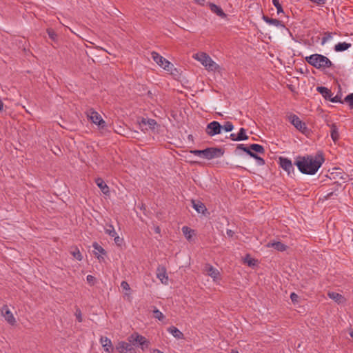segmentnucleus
Masks as SVG:
<instances>
[{"label": "nucleus", "instance_id": "1", "mask_svg": "<svg viewBox=\"0 0 353 353\" xmlns=\"http://www.w3.org/2000/svg\"><path fill=\"white\" fill-rule=\"evenodd\" d=\"M324 161L325 158L323 153L319 152L315 157L312 155L299 156L294 162V165L297 166L301 173L313 175L318 171Z\"/></svg>", "mask_w": 353, "mask_h": 353}, {"label": "nucleus", "instance_id": "2", "mask_svg": "<svg viewBox=\"0 0 353 353\" xmlns=\"http://www.w3.org/2000/svg\"><path fill=\"white\" fill-rule=\"evenodd\" d=\"M305 61L310 65L319 70H325L334 67V64L327 57L319 54H314L307 57Z\"/></svg>", "mask_w": 353, "mask_h": 353}, {"label": "nucleus", "instance_id": "3", "mask_svg": "<svg viewBox=\"0 0 353 353\" xmlns=\"http://www.w3.org/2000/svg\"><path fill=\"white\" fill-rule=\"evenodd\" d=\"M193 58L199 61L208 71H215L219 68V65L205 52H198L193 55Z\"/></svg>", "mask_w": 353, "mask_h": 353}, {"label": "nucleus", "instance_id": "4", "mask_svg": "<svg viewBox=\"0 0 353 353\" xmlns=\"http://www.w3.org/2000/svg\"><path fill=\"white\" fill-rule=\"evenodd\" d=\"M128 341L132 343V346H140L142 350H145L148 348L150 343L149 341L144 336L137 332L128 336Z\"/></svg>", "mask_w": 353, "mask_h": 353}, {"label": "nucleus", "instance_id": "5", "mask_svg": "<svg viewBox=\"0 0 353 353\" xmlns=\"http://www.w3.org/2000/svg\"><path fill=\"white\" fill-rule=\"evenodd\" d=\"M151 56L152 59L161 68L167 71H172L173 68V64H172L170 61L166 60L164 57L161 56L159 53L156 52H152L151 53Z\"/></svg>", "mask_w": 353, "mask_h": 353}, {"label": "nucleus", "instance_id": "6", "mask_svg": "<svg viewBox=\"0 0 353 353\" xmlns=\"http://www.w3.org/2000/svg\"><path fill=\"white\" fill-rule=\"evenodd\" d=\"M289 121L300 132L305 133L308 129L305 122L302 121L299 117L295 114H291L288 117Z\"/></svg>", "mask_w": 353, "mask_h": 353}, {"label": "nucleus", "instance_id": "7", "mask_svg": "<svg viewBox=\"0 0 353 353\" xmlns=\"http://www.w3.org/2000/svg\"><path fill=\"white\" fill-rule=\"evenodd\" d=\"M88 119L94 123L97 124L99 126L103 128L105 122L101 118V115L96 112L93 108L89 109L86 112Z\"/></svg>", "mask_w": 353, "mask_h": 353}, {"label": "nucleus", "instance_id": "8", "mask_svg": "<svg viewBox=\"0 0 353 353\" xmlns=\"http://www.w3.org/2000/svg\"><path fill=\"white\" fill-rule=\"evenodd\" d=\"M224 152V150L220 148H207L205 149L204 158L208 160L219 158L222 157Z\"/></svg>", "mask_w": 353, "mask_h": 353}, {"label": "nucleus", "instance_id": "9", "mask_svg": "<svg viewBox=\"0 0 353 353\" xmlns=\"http://www.w3.org/2000/svg\"><path fill=\"white\" fill-rule=\"evenodd\" d=\"M222 128L223 127L219 122L214 121L207 125L205 132L208 136L212 137L220 134Z\"/></svg>", "mask_w": 353, "mask_h": 353}, {"label": "nucleus", "instance_id": "10", "mask_svg": "<svg viewBox=\"0 0 353 353\" xmlns=\"http://www.w3.org/2000/svg\"><path fill=\"white\" fill-rule=\"evenodd\" d=\"M116 350L120 353H136L131 343L120 341L116 345Z\"/></svg>", "mask_w": 353, "mask_h": 353}, {"label": "nucleus", "instance_id": "11", "mask_svg": "<svg viewBox=\"0 0 353 353\" xmlns=\"http://www.w3.org/2000/svg\"><path fill=\"white\" fill-rule=\"evenodd\" d=\"M279 164L280 166L288 172V175L294 173V168L292 163V161L288 158L280 157Z\"/></svg>", "mask_w": 353, "mask_h": 353}, {"label": "nucleus", "instance_id": "12", "mask_svg": "<svg viewBox=\"0 0 353 353\" xmlns=\"http://www.w3.org/2000/svg\"><path fill=\"white\" fill-rule=\"evenodd\" d=\"M1 315L5 318L6 321L11 325H14L16 323L15 318L12 313L9 310L7 305H4L1 308Z\"/></svg>", "mask_w": 353, "mask_h": 353}, {"label": "nucleus", "instance_id": "13", "mask_svg": "<svg viewBox=\"0 0 353 353\" xmlns=\"http://www.w3.org/2000/svg\"><path fill=\"white\" fill-rule=\"evenodd\" d=\"M157 278L161 281L162 283L167 284L168 276L166 273V268L164 266L159 265L157 270Z\"/></svg>", "mask_w": 353, "mask_h": 353}, {"label": "nucleus", "instance_id": "14", "mask_svg": "<svg viewBox=\"0 0 353 353\" xmlns=\"http://www.w3.org/2000/svg\"><path fill=\"white\" fill-rule=\"evenodd\" d=\"M100 342L105 352H113L114 348L110 339L105 336H101L100 339Z\"/></svg>", "mask_w": 353, "mask_h": 353}, {"label": "nucleus", "instance_id": "15", "mask_svg": "<svg viewBox=\"0 0 353 353\" xmlns=\"http://www.w3.org/2000/svg\"><path fill=\"white\" fill-rule=\"evenodd\" d=\"M327 296L338 304L344 303L346 301V299L342 294L335 292H328Z\"/></svg>", "mask_w": 353, "mask_h": 353}, {"label": "nucleus", "instance_id": "16", "mask_svg": "<svg viewBox=\"0 0 353 353\" xmlns=\"http://www.w3.org/2000/svg\"><path fill=\"white\" fill-rule=\"evenodd\" d=\"M209 7L210 10L215 13L217 16L221 18H225L227 17V14L223 12V9L220 6H218L213 3H210Z\"/></svg>", "mask_w": 353, "mask_h": 353}, {"label": "nucleus", "instance_id": "17", "mask_svg": "<svg viewBox=\"0 0 353 353\" xmlns=\"http://www.w3.org/2000/svg\"><path fill=\"white\" fill-rule=\"evenodd\" d=\"M205 272L214 279H217L219 276V272L210 264H205Z\"/></svg>", "mask_w": 353, "mask_h": 353}, {"label": "nucleus", "instance_id": "18", "mask_svg": "<svg viewBox=\"0 0 353 353\" xmlns=\"http://www.w3.org/2000/svg\"><path fill=\"white\" fill-rule=\"evenodd\" d=\"M95 183L104 194L108 195L109 194V187L106 185V183L101 178H97L95 179Z\"/></svg>", "mask_w": 353, "mask_h": 353}, {"label": "nucleus", "instance_id": "19", "mask_svg": "<svg viewBox=\"0 0 353 353\" xmlns=\"http://www.w3.org/2000/svg\"><path fill=\"white\" fill-rule=\"evenodd\" d=\"M262 19L268 23L276 26V27H285L283 22L276 19L270 18L266 15H263Z\"/></svg>", "mask_w": 353, "mask_h": 353}, {"label": "nucleus", "instance_id": "20", "mask_svg": "<svg viewBox=\"0 0 353 353\" xmlns=\"http://www.w3.org/2000/svg\"><path fill=\"white\" fill-rule=\"evenodd\" d=\"M316 90L325 98L326 100H329L333 95L332 92L330 89L323 86H318Z\"/></svg>", "mask_w": 353, "mask_h": 353}, {"label": "nucleus", "instance_id": "21", "mask_svg": "<svg viewBox=\"0 0 353 353\" xmlns=\"http://www.w3.org/2000/svg\"><path fill=\"white\" fill-rule=\"evenodd\" d=\"M168 331L177 339H182L184 338V334L177 327L174 326H170V327H168Z\"/></svg>", "mask_w": 353, "mask_h": 353}, {"label": "nucleus", "instance_id": "22", "mask_svg": "<svg viewBox=\"0 0 353 353\" xmlns=\"http://www.w3.org/2000/svg\"><path fill=\"white\" fill-rule=\"evenodd\" d=\"M193 208L199 212V213H204L205 211L207 210L205 205L201 201H195L194 200L192 201Z\"/></svg>", "mask_w": 353, "mask_h": 353}, {"label": "nucleus", "instance_id": "23", "mask_svg": "<svg viewBox=\"0 0 353 353\" xmlns=\"http://www.w3.org/2000/svg\"><path fill=\"white\" fill-rule=\"evenodd\" d=\"M331 130H330V135L334 142H336L339 138V134L338 132L337 126L335 123H332L330 125Z\"/></svg>", "mask_w": 353, "mask_h": 353}, {"label": "nucleus", "instance_id": "24", "mask_svg": "<svg viewBox=\"0 0 353 353\" xmlns=\"http://www.w3.org/2000/svg\"><path fill=\"white\" fill-rule=\"evenodd\" d=\"M351 43L346 42L339 43L334 46V50L336 52H342L347 50L351 47Z\"/></svg>", "mask_w": 353, "mask_h": 353}, {"label": "nucleus", "instance_id": "25", "mask_svg": "<svg viewBox=\"0 0 353 353\" xmlns=\"http://www.w3.org/2000/svg\"><path fill=\"white\" fill-rule=\"evenodd\" d=\"M70 252L73 256V257L78 261H81L83 259L82 254L77 247H72L70 248Z\"/></svg>", "mask_w": 353, "mask_h": 353}, {"label": "nucleus", "instance_id": "26", "mask_svg": "<svg viewBox=\"0 0 353 353\" xmlns=\"http://www.w3.org/2000/svg\"><path fill=\"white\" fill-rule=\"evenodd\" d=\"M250 148H251L252 152H255L256 153L262 154H265L264 148L259 144H256V143L251 144V145H250Z\"/></svg>", "mask_w": 353, "mask_h": 353}, {"label": "nucleus", "instance_id": "27", "mask_svg": "<svg viewBox=\"0 0 353 353\" xmlns=\"http://www.w3.org/2000/svg\"><path fill=\"white\" fill-rule=\"evenodd\" d=\"M271 246L274 248L275 250L281 252L286 250L287 248V245H285V244L282 243L280 241L272 243L271 244Z\"/></svg>", "mask_w": 353, "mask_h": 353}, {"label": "nucleus", "instance_id": "28", "mask_svg": "<svg viewBox=\"0 0 353 353\" xmlns=\"http://www.w3.org/2000/svg\"><path fill=\"white\" fill-rule=\"evenodd\" d=\"M141 123L144 125H148L151 129H154V126L157 125V121L152 119H145L143 118Z\"/></svg>", "mask_w": 353, "mask_h": 353}, {"label": "nucleus", "instance_id": "29", "mask_svg": "<svg viewBox=\"0 0 353 353\" xmlns=\"http://www.w3.org/2000/svg\"><path fill=\"white\" fill-rule=\"evenodd\" d=\"M235 139H237V141L247 140L248 139V137L245 134V130L243 128H240L236 138Z\"/></svg>", "mask_w": 353, "mask_h": 353}, {"label": "nucleus", "instance_id": "30", "mask_svg": "<svg viewBox=\"0 0 353 353\" xmlns=\"http://www.w3.org/2000/svg\"><path fill=\"white\" fill-rule=\"evenodd\" d=\"M182 232L184 234V236H185V238L188 239V240H190L191 238H192V234L191 233H193L194 232V230H192V229H190V228H188V226H183L182 228Z\"/></svg>", "mask_w": 353, "mask_h": 353}, {"label": "nucleus", "instance_id": "31", "mask_svg": "<svg viewBox=\"0 0 353 353\" xmlns=\"http://www.w3.org/2000/svg\"><path fill=\"white\" fill-rule=\"evenodd\" d=\"M105 232L106 234H108L109 236L113 237L117 235V232H115V230L112 225H108V227L105 229Z\"/></svg>", "mask_w": 353, "mask_h": 353}, {"label": "nucleus", "instance_id": "32", "mask_svg": "<svg viewBox=\"0 0 353 353\" xmlns=\"http://www.w3.org/2000/svg\"><path fill=\"white\" fill-rule=\"evenodd\" d=\"M344 101L348 104L350 109H353V93L347 95L344 99Z\"/></svg>", "mask_w": 353, "mask_h": 353}, {"label": "nucleus", "instance_id": "33", "mask_svg": "<svg viewBox=\"0 0 353 353\" xmlns=\"http://www.w3.org/2000/svg\"><path fill=\"white\" fill-rule=\"evenodd\" d=\"M47 33L49 36V37L54 41H55L57 39V34L54 32V30L52 28L47 29Z\"/></svg>", "mask_w": 353, "mask_h": 353}, {"label": "nucleus", "instance_id": "34", "mask_svg": "<svg viewBox=\"0 0 353 353\" xmlns=\"http://www.w3.org/2000/svg\"><path fill=\"white\" fill-rule=\"evenodd\" d=\"M332 37V33L330 32H325L323 34V37L321 39V43L323 45L328 40H330Z\"/></svg>", "mask_w": 353, "mask_h": 353}, {"label": "nucleus", "instance_id": "35", "mask_svg": "<svg viewBox=\"0 0 353 353\" xmlns=\"http://www.w3.org/2000/svg\"><path fill=\"white\" fill-rule=\"evenodd\" d=\"M272 3H273L274 6L276 7V8L277 10V14H279L280 13H283V10L282 6L279 3V0H272Z\"/></svg>", "mask_w": 353, "mask_h": 353}, {"label": "nucleus", "instance_id": "36", "mask_svg": "<svg viewBox=\"0 0 353 353\" xmlns=\"http://www.w3.org/2000/svg\"><path fill=\"white\" fill-rule=\"evenodd\" d=\"M222 127L226 132H231L234 129V125L230 121H226Z\"/></svg>", "mask_w": 353, "mask_h": 353}, {"label": "nucleus", "instance_id": "37", "mask_svg": "<svg viewBox=\"0 0 353 353\" xmlns=\"http://www.w3.org/2000/svg\"><path fill=\"white\" fill-rule=\"evenodd\" d=\"M92 247L94 248V249L95 250L98 251L101 254H106L105 250L100 245H99L97 242L93 243Z\"/></svg>", "mask_w": 353, "mask_h": 353}, {"label": "nucleus", "instance_id": "38", "mask_svg": "<svg viewBox=\"0 0 353 353\" xmlns=\"http://www.w3.org/2000/svg\"><path fill=\"white\" fill-rule=\"evenodd\" d=\"M330 101L332 102H334V103L339 102L341 103H343L345 102L344 100L343 101L341 100V95H339V94H336L334 97L332 96V97L330 99Z\"/></svg>", "mask_w": 353, "mask_h": 353}, {"label": "nucleus", "instance_id": "39", "mask_svg": "<svg viewBox=\"0 0 353 353\" xmlns=\"http://www.w3.org/2000/svg\"><path fill=\"white\" fill-rule=\"evenodd\" d=\"M190 152L194 154V155L203 157V158H204V156H205V149L204 150H191Z\"/></svg>", "mask_w": 353, "mask_h": 353}, {"label": "nucleus", "instance_id": "40", "mask_svg": "<svg viewBox=\"0 0 353 353\" xmlns=\"http://www.w3.org/2000/svg\"><path fill=\"white\" fill-rule=\"evenodd\" d=\"M154 316L160 321L163 320L165 318L164 315L159 310H154Z\"/></svg>", "mask_w": 353, "mask_h": 353}, {"label": "nucleus", "instance_id": "41", "mask_svg": "<svg viewBox=\"0 0 353 353\" xmlns=\"http://www.w3.org/2000/svg\"><path fill=\"white\" fill-rule=\"evenodd\" d=\"M86 280L90 285H94L95 283L96 279L92 275H88L86 277Z\"/></svg>", "mask_w": 353, "mask_h": 353}, {"label": "nucleus", "instance_id": "42", "mask_svg": "<svg viewBox=\"0 0 353 353\" xmlns=\"http://www.w3.org/2000/svg\"><path fill=\"white\" fill-rule=\"evenodd\" d=\"M75 316L79 322H82V321H83L82 314H81V311L80 310V309L76 310Z\"/></svg>", "mask_w": 353, "mask_h": 353}, {"label": "nucleus", "instance_id": "43", "mask_svg": "<svg viewBox=\"0 0 353 353\" xmlns=\"http://www.w3.org/2000/svg\"><path fill=\"white\" fill-rule=\"evenodd\" d=\"M114 237V242L118 246H121L123 242V239L122 238H120L119 236H115Z\"/></svg>", "mask_w": 353, "mask_h": 353}, {"label": "nucleus", "instance_id": "44", "mask_svg": "<svg viewBox=\"0 0 353 353\" xmlns=\"http://www.w3.org/2000/svg\"><path fill=\"white\" fill-rule=\"evenodd\" d=\"M121 287L124 290H126V291H130V285H129V284L128 283L127 281H122L121 283Z\"/></svg>", "mask_w": 353, "mask_h": 353}, {"label": "nucleus", "instance_id": "45", "mask_svg": "<svg viewBox=\"0 0 353 353\" xmlns=\"http://www.w3.org/2000/svg\"><path fill=\"white\" fill-rule=\"evenodd\" d=\"M290 299L293 303H295L298 301L299 296L296 293L292 292L290 294Z\"/></svg>", "mask_w": 353, "mask_h": 353}, {"label": "nucleus", "instance_id": "46", "mask_svg": "<svg viewBox=\"0 0 353 353\" xmlns=\"http://www.w3.org/2000/svg\"><path fill=\"white\" fill-rule=\"evenodd\" d=\"M256 160L257 161L258 165H263L265 163V160L259 156H258V157L256 159Z\"/></svg>", "mask_w": 353, "mask_h": 353}, {"label": "nucleus", "instance_id": "47", "mask_svg": "<svg viewBox=\"0 0 353 353\" xmlns=\"http://www.w3.org/2000/svg\"><path fill=\"white\" fill-rule=\"evenodd\" d=\"M326 0H313V2L317 5H323L325 3Z\"/></svg>", "mask_w": 353, "mask_h": 353}, {"label": "nucleus", "instance_id": "48", "mask_svg": "<svg viewBox=\"0 0 353 353\" xmlns=\"http://www.w3.org/2000/svg\"><path fill=\"white\" fill-rule=\"evenodd\" d=\"M226 233L230 237H232L234 234V232L230 229L227 230Z\"/></svg>", "mask_w": 353, "mask_h": 353}, {"label": "nucleus", "instance_id": "49", "mask_svg": "<svg viewBox=\"0 0 353 353\" xmlns=\"http://www.w3.org/2000/svg\"><path fill=\"white\" fill-rule=\"evenodd\" d=\"M244 152L247 154L250 155L252 152V150H251V148H250V146H249V147L245 148V150H244Z\"/></svg>", "mask_w": 353, "mask_h": 353}, {"label": "nucleus", "instance_id": "50", "mask_svg": "<svg viewBox=\"0 0 353 353\" xmlns=\"http://www.w3.org/2000/svg\"><path fill=\"white\" fill-rule=\"evenodd\" d=\"M244 152L247 154L250 155L252 152V150H251V148H250V146H249V147L245 148V150H244Z\"/></svg>", "mask_w": 353, "mask_h": 353}, {"label": "nucleus", "instance_id": "51", "mask_svg": "<svg viewBox=\"0 0 353 353\" xmlns=\"http://www.w3.org/2000/svg\"><path fill=\"white\" fill-rule=\"evenodd\" d=\"M244 152L247 154L250 155L252 152V150H251V148H250V146H249V147L245 148V150H244Z\"/></svg>", "mask_w": 353, "mask_h": 353}, {"label": "nucleus", "instance_id": "52", "mask_svg": "<svg viewBox=\"0 0 353 353\" xmlns=\"http://www.w3.org/2000/svg\"><path fill=\"white\" fill-rule=\"evenodd\" d=\"M245 148H246V146H245L243 144H239V145H238L236 148L244 151L245 150Z\"/></svg>", "mask_w": 353, "mask_h": 353}, {"label": "nucleus", "instance_id": "53", "mask_svg": "<svg viewBox=\"0 0 353 353\" xmlns=\"http://www.w3.org/2000/svg\"><path fill=\"white\" fill-rule=\"evenodd\" d=\"M236 136L237 134H230V138L232 140V141H237V139H236L235 138H236Z\"/></svg>", "mask_w": 353, "mask_h": 353}, {"label": "nucleus", "instance_id": "54", "mask_svg": "<svg viewBox=\"0 0 353 353\" xmlns=\"http://www.w3.org/2000/svg\"><path fill=\"white\" fill-rule=\"evenodd\" d=\"M249 156L256 159L259 155L255 152H252Z\"/></svg>", "mask_w": 353, "mask_h": 353}, {"label": "nucleus", "instance_id": "55", "mask_svg": "<svg viewBox=\"0 0 353 353\" xmlns=\"http://www.w3.org/2000/svg\"><path fill=\"white\" fill-rule=\"evenodd\" d=\"M4 104L3 101L0 99V112H2L3 110Z\"/></svg>", "mask_w": 353, "mask_h": 353}, {"label": "nucleus", "instance_id": "56", "mask_svg": "<svg viewBox=\"0 0 353 353\" xmlns=\"http://www.w3.org/2000/svg\"><path fill=\"white\" fill-rule=\"evenodd\" d=\"M252 259H250L249 261H247L248 264L251 266V265H254V263H252Z\"/></svg>", "mask_w": 353, "mask_h": 353}, {"label": "nucleus", "instance_id": "57", "mask_svg": "<svg viewBox=\"0 0 353 353\" xmlns=\"http://www.w3.org/2000/svg\"><path fill=\"white\" fill-rule=\"evenodd\" d=\"M194 1L199 4H203L205 2V0H194Z\"/></svg>", "mask_w": 353, "mask_h": 353}, {"label": "nucleus", "instance_id": "58", "mask_svg": "<svg viewBox=\"0 0 353 353\" xmlns=\"http://www.w3.org/2000/svg\"><path fill=\"white\" fill-rule=\"evenodd\" d=\"M154 230H155V232H156L157 233H160V232H161V229H160V228H159V226H157V227L155 228Z\"/></svg>", "mask_w": 353, "mask_h": 353}, {"label": "nucleus", "instance_id": "59", "mask_svg": "<svg viewBox=\"0 0 353 353\" xmlns=\"http://www.w3.org/2000/svg\"><path fill=\"white\" fill-rule=\"evenodd\" d=\"M153 353H163V352L158 349H155V350H154Z\"/></svg>", "mask_w": 353, "mask_h": 353}, {"label": "nucleus", "instance_id": "60", "mask_svg": "<svg viewBox=\"0 0 353 353\" xmlns=\"http://www.w3.org/2000/svg\"><path fill=\"white\" fill-rule=\"evenodd\" d=\"M231 353H239V352H238V350H236V349H232V350H231Z\"/></svg>", "mask_w": 353, "mask_h": 353}, {"label": "nucleus", "instance_id": "61", "mask_svg": "<svg viewBox=\"0 0 353 353\" xmlns=\"http://www.w3.org/2000/svg\"><path fill=\"white\" fill-rule=\"evenodd\" d=\"M346 177H343V176L341 177V179H342L343 180H346L347 177V174H345Z\"/></svg>", "mask_w": 353, "mask_h": 353}]
</instances>
